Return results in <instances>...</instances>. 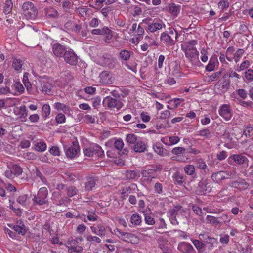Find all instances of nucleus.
<instances>
[{"label": "nucleus", "instance_id": "1", "mask_svg": "<svg viewBox=\"0 0 253 253\" xmlns=\"http://www.w3.org/2000/svg\"><path fill=\"white\" fill-rule=\"evenodd\" d=\"M197 44V41L195 40L185 42L181 44V50L184 53L186 58L192 64L196 63L199 59V53L196 47Z\"/></svg>", "mask_w": 253, "mask_h": 253}, {"label": "nucleus", "instance_id": "2", "mask_svg": "<svg viewBox=\"0 0 253 253\" xmlns=\"http://www.w3.org/2000/svg\"><path fill=\"white\" fill-rule=\"evenodd\" d=\"M23 13L27 19L35 20L38 15V10L31 2H24L22 6Z\"/></svg>", "mask_w": 253, "mask_h": 253}, {"label": "nucleus", "instance_id": "3", "mask_svg": "<svg viewBox=\"0 0 253 253\" xmlns=\"http://www.w3.org/2000/svg\"><path fill=\"white\" fill-rule=\"evenodd\" d=\"M115 234L119 238L124 242L132 244H137L139 242V238L134 234L129 232H125L116 228L114 230Z\"/></svg>", "mask_w": 253, "mask_h": 253}, {"label": "nucleus", "instance_id": "4", "mask_svg": "<svg viewBox=\"0 0 253 253\" xmlns=\"http://www.w3.org/2000/svg\"><path fill=\"white\" fill-rule=\"evenodd\" d=\"M245 53V50L242 48H239L236 51L233 46L228 47L226 50V59L229 62L234 61L238 63Z\"/></svg>", "mask_w": 253, "mask_h": 253}, {"label": "nucleus", "instance_id": "5", "mask_svg": "<svg viewBox=\"0 0 253 253\" xmlns=\"http://www.w3.org/2000/svg\"><path fill=\"white\" fill-rule=\"evenodd\" d=\"M48 190L46 187L41 188L39 190L37 194L34 195L33 198L34 204L40 206L47 204L48 203Z\"/></svg>", "mask_w": 253, "mask_h": 253}, {"label": "nucleus", "instance_id": "6", "mask_svg": "<svg viewBox=\"0 0 253 253\" xmlns=\"http://www.w3.org/2000/svg\"><path fill=\"white\" fill-rule=\"evenodd\" d=\"M84 153L85 156L92 157L94 155L98 157L104 156V152L102 148L96 144H92L84 149Z\"/></svg>", "mask_w": 253, "mask_h": 253}, {"label": "nucleus", "instance_id": "7", "mask_svg": "<svg viewBox=\"0 0 253 253\" xmlns=\"http://www.w3.org/2000/svg\"><path fill=\"white\" fill-rule=\"evenodd\" d=\"M9 169L5 172V176L9 179H13L15 176L21 175L23 172L22 169L16 164L8 165Z\"/></svg>", "mask_w": 253, "mask_h": 253}, {"label": "nucleus", "instance_id": "8", "mask_svg": "<svg viewBox=\"0 0 253 253\" xmlns=\"http://www.w3.org/2000/svg\"><path fill=\"white\" fill-rule=\"evenodd\" d=\"M91 33L96 35L104 36L105 41L107 43L110 42V41L113 36L112 31L107 27H104L102 28L93 29L91 31Z\"/></svg>", "mask_w": 253, "mask_h": 253}, {"label": "nucleus", "instance_id": "9", "mask_svg": "<svg viewBox=\"0 0 253 253\" xmlns=\"http://www.w3.org/2000/svg\"><path fill=\"white\" fill-rule=\"evenodd\" d=\"M218 113L220 116L225 121L230 120L233 116V111L230 105L222 104L218 110Z\"/></svg>", "mask_w": 253, "mask_h": 253}, {"label": "nucleus", "instance_id": "10", "mask_svg": "<svg viewBox=\"0 0 253 253\" xmlns=\"http://www.w3.org/2000/svg\"><path fill=\"white\" fill-rule=\"evenodd\" d=\"M99 83L104 85H108L113 84L115 78L111 73L104 71H102L99 75Z\"/></svg>", "mask_w": 253, "mask_h": 253}, {"label": "nucleus", "instance_id": "11", "mask_svg": "<svg viewBox=\"0 0 253 253\" xmlns=\"http://www.w3.org/2000/svg\"><path fill=\"white\" fill-rule=\"evenodd\" d=\"M65 152L68 158L73 159L76 157L80 152V147L76 142H73V145L68 147L64 146Z\"/></svg>", "mask_w": 253, "mask_h": 253}, {"label": "nucleus", "instance_id": "12", "mask_svg": "<svg viewBox=\"0 0 253 253\" xmlns=\"http://www.w3.org/2000/svg\"><path fill=\"white\" fill-rule=\"evenodd\" d=\"M40 84L39 89L46 94H50L51 92L52 85L51 81L47 79L43 78L39 80Z\"/></svg>", "mask_w": 253, "mask_h": 253}, {"label": "nucleus", "instance_id": "13", "mask_svg": "<svg viewBox=\"0 0 253 253\" xmlns=\"http://www.w3.org/2000/svg\"><path fill=\"white\" fill-rule=\"evenodd\" d=\"M65 61L71 65H75L77 62V57L72 49H69L64 54Z\"/></svg>", "mask_w": 253, "mask_h": 253}, {"label": "nucleus", "instance_id": "14", "mask_svg": "<svg viewBox=\"0 0 253 253\" xmlns=\"http://www.w3.org/2000/svg\"><path fill=\"white\" fill-rule=\"evenodd\" d=\"M160 41L163 42L166 46H170L174 45L175 40L173 38V37L167 32H163L161 34Z\"/></svg>", "mask_w": 253, "mask_h": 253}, {"label": "nucleus", "instance_id": "15", "mask_svg": "<svg viewBox=\"0 0 253 253\" xmlns=\"http://www.w3.org/2000/svg\"><path fill=\"white\" fill-rule=\"evenodd\" d=\"M103 104L104 106H108L109 108H117L119 109L121 106H118V102L117 99L111 97V96H107L105 97L103 100Z\"/></svg>", "mask_w": 253, "mask_h": 253}, {"label": "nucleus", "instance_id": "16", "mask_svg": "<svg viewBox=\"0 0 253 253\" xmlns=\"http://www.w3.org/2000/svg\"><path fill=\"white\" fill-rule=\"evenodd\" d=\"M165 27V24H164L161 21H153L152 23L148 24L147 30L149 32L153 33L158 30L162 29L163 27Z\"/></svg>", "mask_w": 253, "mask_h": 253}, {"label": "nucleus", "instance_id": "17", "mask_svg": "<svg viewBox=\"0 0 253 253\" xmlns=\"http://www.w3.org/2000/svg\"><path fill=\"white\" fill-rule=\"evenodd\" d=\"M154 151L162 157L167 156L169 155V151L163 148L162 144L156 143L153 146Z\"/></svg>", "mask_w": 253, "mask_h": 253}, {"label": "nucleus", "instance_id": "18", "mask_svg": "<svg viewBox=\"0 0 253 253\" xmlns=\"http://www.w3.org/2000/svg\"><path fill=\"white\" fill-rule=\"evenodd\" d=\"M178 249L184 253H192L194 251L193 246L190 243L184 242L178 244Z\"/></svg>", "mask_w": 253, "mask_h": 253}, {"label": "nucleus", "instance_id": "19", "mask_svg": "<svg viewBox=\"0 0 253 253\" xmlns=\"http://www.w3.org/2000/svg\"><path fill=\"white\" fill-rule=\"evenodd\" d=\"M76 242L77 241L74 240L68 242L67 248L69 253L76 252L79 253L83 251V248L80 246H77Z\"/></svg>", "mask_w": 253, "mask_h": 253}, {"label": "nucleus", "instance_id": "20", "mask_svg": "<svg viewBox=\"0 0 253 253\" xmlns=\"http://www.w3.org/2000/svg\"><path fill=\"white\" fill-rule=\"evenodd\" d=\"M180 140V138L177 136H170L169 138L163 137L161 139V142L168 146L176 144Z\"/></svg>", "mask_w": 253, "mask_h": 253}, {"label": "nucleus", "instance_id": "21", "mask_svg": "<svg viewBox=\"0 0 253 253\" xmlns=\"http://www.w3.org/2000/svg\"><path fill=\"white\" fill-rule=\"evenodd\" d=\"M231 185L232 187L239 190H245L249 186L248 184L243 179H239L238 180L232 182Z\"/></svg>", "mask_w": 253, "mask_h": 253}, {"label": "nucleus", "instance_id": "22", "mask_svg": "<svg viewBox=\"0 0 253 253\" xmlns=\"http://www.w3.org/2000/svg\"><path fill=\"white\" fill-rule=\"evenodd\" d=\"M54 54L57 57H61L66 51L65 47L59 43L54 44L52 46Z\"/></svg>", "mask_w": 253, "mask_h": 253}, {"label": "nucleus", "instance_id": "23", "mask_svg": "<svg viewBox=\"0 0 253 253\" xmlns=\"http://www.w3.org/2000/svg\"><path fill=\"white\" fill-rule=\"evenodd\" d=\"M218 63L217 57L212 56L209 60L208 65L206 66V69L208 71H212Z\"/></svg>", "mask_w": 253, "mask_h": 253}, {"label": "nucleus", "instance_id": "24", "mask_svg": "<svg viewBox=\"0 0 253 253\" xmlns=\"http://www.w3.org/2000/svg\"><path fill=\"white\" fill-rule=\"evenodd\" d=\"M199 187L204 193L210 192L211 190V184L206 180H202L199 182Z\"/></svg>", "mask_w": 253, "mask_h": 253}, {"label": "nucleus", "instance_id": "25", "mask_svg": "<svg viewBox=\"0 0 253 253\" xmlns=\"http://www.w3.org/2000/svg\"><path fill=\"white\" fill-rule=\"evenodd\" d=\"M8 226L12 228L16 233L19 235H23L25 234L26 230L25 227L23 223L21 222L19 224L17 225H9Z\"/></svg>", "mask_w": 253, "mask_h": 253}, {"label": "nucleus", "instance_id": "26", "mask_svg": "<svg viewBox=\"0 0 253 253\" xmlns=\"http://www.w3.org/2000/svg\"><path fill=\"white\" fill-rule=\"evenodd\" d=\"M133 149L136 152H143L145 151L146 145L140 138L134 144Z\"/></svg>", "mask_w": 253, "mask_h": 253}, {"label": "nucleus", "instance_id": "27", "mask_svg": "<svg viewBox=\"0 0 253 253\" xmlns=\"http://www.w3.org/2000/svg\"><path fill=\"white\" fill-rule=\"evenodd\" d=\"M180 11V6L171 3L169 6V11L173 16L177 17Z\"/></svg>", "mask_w": 253, "mask_h": 253}, {"label": "nucleus", "instance_id": "28", "mask_svg": "<svg viewBox=\"0 0 253 253\" xmlns=\"http://www.w3.org/2000/svg\"><path fill=\"white\" fill-rule=\"evenodd\" d=\"M17 113H16L18 116L19 118L23 119H25L28 116L27 108L25 105H22L17 108Z\"/></svg>", "mask_w": 253, "mask_h": 253}, {"label": "nucleus", "instance_id": "29", "mask_svg": "<svg viewBox=\"0 0 253 253\" xmlns=\"http://www.w3.org/2000/svg\"><path fill=\"white\" fill-rule=\"evenodd\" d=\"M229 160L232 159L235 162L238 164H243L247 160V158L241 155H233L230 156L228 158Z\"/></svg>", "mask_w": 253, "mask_h": 253}, {"label": "nucleus", "instance_id": "30", "mask_svg": "<svg viewBox=\"0 0 253 253\" xmlns=\"http://www.w3.org/2000/svg\"><path fill=\"white\" fill-rule=\"evenodd\" d=\"M30 197L28 194H23L20 195L17 199V202L23 206H25L29 203Z\"/></svg>", "mask_w": 253, "mask_h": 253}, {"label": "nucleus", "instance_id": "31", "mask_svg": "<svg viewBox=\"0 0 253 253\" xmlns=\"http://www.w3.org/2000/svg\"><path fill=\"white\" fill-rule=\"evenodd\" d=\"M45 14L47 17L50 18H56L58 17V12L52 7L45 8Z\"/></svg>", "mask_w": 253, "mask_h": 253}, {"label": "nucleus", "instance_id": "32", "mask_svg": "<svg viewBox=\"0 0 253 253\" xmlns=\"http://www.w3.org/2000/svg\"><path fill=\"white\" fill-rule=\"evenodd\" d=\"M184 101L183 99L180 98H174L169 100L168 103L170 104L172 106L170 107L169 105L167 106V108L169 109H173L177 108L181 103Z\"/></svg>", "mask_w": 253, "mask_h": 253}, {"label": "nucleus", "instance_id": "33", "mask_svg": "<svg viewBox=\"0 0 253 253\" xmlns=\"http://www.w3.org/2000/svg\"><path fill=\"white\" fill-rule=\"evenodd\" d=\"M35 149L36 150L40 152H43L46 150L47 146L46 143L42 140H39L34 142Z\"/></svg>", "mask_w": 253, "mask_h": 253}, {"label": "nucleus", "instance_id": "34", "mask_svg": "<svg viewBox=\"0 0 253 253\" xmlns=\"http://www.w3.org/2000/svg\"><path fill=\"white\" fill-rule=\"evenodd\" d=\"M211 178L213 181L218 182L226 178L225 172L224 171H219L213 173L211 176Z\"/></svg>", "mask_w": 253, "mask_h": 253}, {"label": "nucleus", "instance_id": "35", "mask_svg": "<svg viewBox=\"0 0 253 253\" xmlns=\"http://www.w3.org/2000/svg\"><path fill=\"white\" fill-rule=\"evenodd\" d=\"M51 109L48 104H44L42 108V115L43 117L47 118L50 114Z\"/></svg>", "mask_w": 253, "mask_h": 253}, {"label": "nucleus", "instance_id": "36", "mask_svg": "<svg viewBox=\"0 0 253 253\" xmlns=\"http://www.w3.org/2000/svg\"><path fill=\"white\" fill-rule=\"evenodd\" d=\"M130 221L132 224L135 226L139 225L142 222L141 217L137 213L133 214L131 216Z\"/></svg>", "mask_w": 253, "mask_h": 253}, {"label": "nucleus", "instance_id": "37", "mask_svg": "<svg viewBox=\"0 0 253 253\" xmlns=\"http://www.w3.org/2000/svg\"><path fill=\"white\" fill-rule=\"evenodd\" d=\"M250 62L248 60H245L240 64L237 65L236 70L240 72L247 69L250 66Z\"/></svg>", "mask_w": 253, "mask_h": 253}, {"label": "nucleus", "instance_id": "38", "mask_svg": "<svg viewBox=\"0 0 253 253\" xmlns=\"http://www.w3.org/2000/svg\"><path fill=\"white\" fill-rule=\"evenodd\" d=\"M140 138L134 134H128L126 135V141L130 144H135Z\"/></svg>", "mask_w": 253, "mask_h": 253}, {"label": "nucleus", "instance_id": "39", "mask_svg": "<svg viewBox=\"0 0 253 253\" xmlns=\"http://www.w3.org/2000/svg\"><path fill=\"white\" fill-rule=\"evenodd\" d=\"M95 185V179L93 178H90L88 179L87 181L85 183V188L88 191L92 190Z\"/></svg>", "mask_w": 253, "mask_h": 253}, {"label": "nucleus", "instance_id": "40", "mask_svg": "<svg viewBox=\"0 0 253 253\" xmlns=\"http://www.w3.org/2000/svg\"><path fill=\"white\" fill-rule=\"evenodd\" d=\"M185 173L189 175H192L194 174L195 171V168L193 165H187L184 168Z\"/></svg>", "mask_w": 253, "mask_h": 253}, {"label": "nucleus", "instance_id": "41", "mask_svg": "<svg viewBox=\"0 0 253 253\" xmlns=\"http://www.w3.org/2000/svg\"><path fill=\"white\" fill-rule=\"evenodd\" d=\"M13 8V3L11 0H7L4 7L3 12L5 14H7L11 12Z\"/></svg>", "mask_w": 253, "mask_h": 253}, {"label": "nucleus", "instance_id": "42", "mask_svg": "<svg viewBox=\"0 0 253 253\" xmlns=\"http://www.w3.org/2000/svg\"><path fill=\"white\" fill-rule=\"evenodd\" d=\"M217 5L222 11L226 10L229 6V0H220Z\"/></svg>", "mask_w": 253, "mask_h": 253}, {"label": "nucleus", "instance_id": "43", "mask_svg": "<svg viewBox=\"0 0 253 253\" xmlns=\"http://www.w3.org/2000/svg\"><path fill=\"white\" fill-rule=\"evenodd\" d=\"M207 221L212 224L213 225L217 226L220 224V221L218 218H215L213 216L208 215L206 217Z\"/></svg>", "mask_w": 253, "mask_h": 253}, {"label": "nucleus", "instance_id": "44", "mask_svg": "<svg viewBox=\"0 0 253 253\" xmlns=\"http://www.w3.org/2000/svg\"><path fill=\"white\" fill-rule=\"evenodd\" d=\"M201 60L203 62H206L208 60V49L207 48H202L200 50Z\"/></svg>", "mask_w": 253, "mask_h": 253}, {"label": "nucleus", "instance_id": "45", "mask_svg": "<svg viewBox=\"0 0 253 253\" xmlns=\"http://www.w3.org/2000/svg\"><path fill=\"white\" fill-rule=\"evenodd\" d=\"M228 84L226 82L223 83H219L218 82L217 84L215 85L216 88L218 89H220L222 92H225L228 88Z\"/></svg>", "mask_w": 253, "mask_h": 253}, {"label": "nucleus", "instance_id": "46", "mask_svg": "<svg viewBox=\"0 0 253 253\" xmlns=\"http://www.w3.org/2000/svg\"><path fill=\"white\" fill-rule=\"evenodd\" d=\"M120 56L122 60L127 61L129 60L130 57V53L126 50H123L120 52Z\"/></svg>", "mask_w": 253, "mask_h": 253}, {"label": "nucleus", "instance_id": "47", "mask_svg": "<svg viewBox=\"0 0 253 253\" xmlns=\"http://www.w3.org/2000/svg\"><path fill=\"white\" fill-rule=\"evenodd\" d=\"M13 87L15 90L20 93H23L24 92V87L22 84L19 82H16L13 84Z\"/></svg>", "mask_w": 253, "mask_h": 253}, {"label": "nucleus", "instance_id": "48", "mask_svg": "<svg viewBox=\"0 0 253 253\" xmlns=\"http://www.w3.org/2000/svg\"><path fill=\"white\" fill-rule=\"evenodd\" d=\"M168 34H169L173 37V38L175 39V41H177L178 37L180 36V34L176 31L173 28H169V29L168 32H167Z\"/></svg>", "mask_w": 253, "mask_h": 253}, {"label": "nucleus", "instance_id": "49", "mask_svg": "<svg viewBox=\"0 0 253 253\" xmlns=\"http://www.w3.org/2000/svg\"><path fill=\"white\" fill-rule=\"evenodd\" d=\"M226 176V178H235L236 177V171L234 169L230 170L224 171Z\"/></svg>", "mask_w": 253, "mask_h": 253}, {"label": "nucleus", "instance_id": "50", "mask_svg": "<svg viewBox=\"0 0 253 253\" xmlns=\"http://www.w3.org/2000/svg\"><path fill=\"white\" fill-rule=\"evenodd\" d=\"M244 134L246 137H250L253 135V126H248L244 131Z\"/></svg>", "mask_w": 253, "mask_h": 253}, {"label": "nucleus", "instance_id": "51", "mask_svg": "<svg viewBox=\"0 0 253 253\" xmlns=\"http://www.w3.org/2000/svg\"><path fill=\"white\" fill-rule=\"evenodd\" d=\"M22 62L19 59H14L12 63V66L15 70L19 71L22 67Z\"/></svg>", "mask_w": 253, "mask_h": 253}, {"label": "nucleus", "instance_id": "52", "mask_svg": "<svg viewBox=\"0 0 253 253\" xmlns=\"http://www.w3.org/2000/svg\"><path fill=\"white\" fill-rule=\"evenodd\" d=\"M23 157L27 160H33L36 159L37 156L33 152H27L23 154Z\"/></svg>", "mask_w": 253, "mask_h": 253}, {"label": "nucleus", "instance_id": "53", "mask_svg": "<svg viewBox=\"0 0 253 253\" xmlns=\"http://www.w3.org/2000/svg\"><path fill=\"white\" fill-rule=\"evenodd\" d=\"M77 189L74 186H70L67 189V194L69 197H72L77 194Z\"/></svg>", "mask_w": 253, "mask_h": 253}, {"label": "nucleus", "instance_id": "54", "mask_svg": "<svg viewBox=\"0 0 253 253\" xmlns=\"http://www.w3.org/2000/svg\"><path fill=\"white\" fill-rule=\"evenodd\" d=\"M227 75L229 78H235L237 79H240L241 78L239 74L232 69H230L228 71Z\"/></svg>", "mask_w": 253, "mask_h": 253}, {"label": "nucleus", "instance_id": "55", "mask_svg": "<svg viewBox=\"0 0 253 253\" xmlns=\"http://www.w3.org/2000/svg\"><path fill=\"white\" fill-rule=\"evenodd\" d=\"M66 117L64 114L59 113L55 118L56 122L58 124H62L65 122Z\"/></svg>", "mask_w": 253, "mask_h": 253}, {"label": "nucleus", "instance_id": "56", "mask_svg": "<svg viewBox=\"0 0 253 253\" xmlns=\"http://www.w3.org/2000/svg\"><path fill=\"white\" fill-rule=\"evenodd\" d=\"M114 147L116 149L121 150L124 147L123 141L120 139L115 140L114 142Z\"/></svg>", "mask_w": 253, "mask_h": 253}, {"label": "nucleus", "instance_id": "57", "mask_svg": "<svg viewBox=\"0 0 253 253\" xmlns=\"http://www.w3.org/2000/svg\"><path fill=\"white\" fill-rule=\"evenodd\" d=\"M245 77L249 81H253V70L248 69L245 73Z\"/></svg>", "mask_w": 253, "mask_h": 253}, {"label": "nucleus", "instance_id": "58", "mask_svg": "<svg viewBox=\"0 0 253 253\" xmlns=\"http://www.w3.org/2000/svg\"><path fill=\"white\" fill-rule=\"evenodd\" d=\"M185 151V148L182 147H176L173 148L171 151L172 154L174 155L182 154Z\"/></svg>", "mask_w": 253, "mask_h": 253}, {"label": "nucleus", "instance_id": "59", "mask_svg": "<svg viewBox=\"0 0 253 253\" xmlns=\"http://www.w3.org/2000/svg\"><path fill=\"white\" fill-rule=\"evenodd\" d=\"M84 120L87 123H94L95 122V116L90 115H85Z\"/></svg>", "mask_w": 253, "mask_h": 253}, {"label": "nucleus", "instance_id": "60", "mask_svg": "<svg viewBox=\"0 0 253 253\" xmlns=\"http://www.w3.org/2000/svg\"><path fill=\"white\" fill-rule=\"evenodd\" d=\"M98 232L97 235L100 236H104L105 235L106 228L101 224L97 225Z\"/></svg>", "mask_w": 253, "mask_h": 253}, {"label": "nucleus", "instance_id": "61", "mask_svg": "<svg viewBox=\"0 0 253 253\" xmlns=\"http://www.w3.org/2000/svg\"><path fill=\"white\" fill-rule=\"evenodd\" d=\"M86 240L88 242H96L97 243H100L101 241V240L99 237L91 235H88L86 237Z\"/></svg>", "mask_w": 253, "mask_h": 253}, {"label": "nucleus", "instance_id": "62", "mask_svg": "<svg viewBox=\"0 0 253 253\" xmlns=\"http://www.w3.org/2000/svg\"><path fill=\"white\" fill-rule=\"evenodd\" d=\"M218 219L220 221V223L221 222L226 223L228 222L231 220V217L226 214H222L218 217Z\"/></svg>", "mask_w": 253, "mask_h": 253}, {"label": "nucleus", "instance_id": "63", "mask_svg": "<svg viewBox=\"0 0 253 253\" xmlns=\"http://www.w3.org/2000/svg\"><path fill=\"white\" fill-rule=\"evenodd\" d=\"M192 243L196 249L199 251L204 247L203 243L200 242L199 240H193Z\"/></svg>", "mask_w": 253, "mask_h": 253}, {"label": "nucleus", "instance_id": "64", "mask_svg": "<svg viewBox=\"0 0 253 253\" xmlns=\"http://www.w3.org/2000/svg\"><path fill=\"white\" fill-rule=\"evenodd\" d=\"M170 112L169 110H164L160 113L159 118L162 119H166L170 117Z\"/></svg>", "mask_w": 253, "mask_h": 253}]
</instances>
